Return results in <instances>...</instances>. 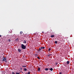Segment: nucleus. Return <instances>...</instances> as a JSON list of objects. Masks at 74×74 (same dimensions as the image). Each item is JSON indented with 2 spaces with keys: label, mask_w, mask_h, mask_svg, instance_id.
I'll use <instances>...</instances> for the list:
<instances>
[{
  "label": "nucleus",
  "mask_w": 74,
  "mask_h": 74,
  "mask_svg": "<svg viewBox=\"0 0 74 74\" xmlns=\"http://www.w3.org/2000/svg\"><path fill=\"white\" fill-rule=\"evenodd\" d=\"M7 58L4 57H2V58L1 59L2 61L3 62H7Z\"/></svg>",
  "instance_id": "1"
},
{
  "label": "nucleus",
  "mask_w": 74,
  "mask_h": 74,
  "mask_svg": "<svg viewBox=\"0 0 74 74\" xmlns=\"http://www.w3.org/2000/svg\"><path fill=\"white\" fill-rule=\"evenodd\" d=\"M21 48L23 49H25L26 48V46L25 45L23 44H21Z\"/></svg>",
  "instance_id": "2"
},
{
  "label": "nucleus",
  "mask_w": 74,
  "mask_h": 74,
  "mask_svg": "<svg viewBox=\"0 0 74 74\" xmlns=\"http://www.w3.org/2000/svg\"><path fill=\"white\" fill-rule=\"evenodd\" d=\"M18 52L20 53L21 52V50L20 49H18Z\"/></svg>",
  "instance_id": "3"
},
{
  "label": "nucleus",
  "mask_w": 74,
  "mask_h": 74,
  "mask_svg": "<svg viewBox=\"0 0 74 74\" xmlns=\"http://www.w3.org/2000/svg\"><path fill=\"white\" fill-rule=\"evenodd\" d=\"M66 63L67 64H69L70 63V62H69V61H67V62H66Z\"/></svg>",
  "instance_id": "4"
},
{
  "label": "nucleus",
  "mask_w": 74,
  "mask_h": 74,
  "mask_svg": "<svg viewBox=\"0 0 74 74\" xmlns=\"http://www.w3.org/2000/svg\"><path fill=\"white\" fill-rule=\"evenodd\" d=\"M23 43H24V44H26V41H25V40H24V42H23Z\"/></svg>",
  "instance_id": "5"
},
{
  "label": "nucleus",
  "mask_w": 74,
  "mask_h": 74,
  "mask_svg": "<svg viewBox=\"0 0 74 74\" xmlns=\"http://www.w3.org/2000/svg\"><path fill=\"white\" fill-rule=\"evenodd\" d=\"M42 50V49H41V48H39V49H38V51H39V52H40V51H41Z\"/></svg>",
  "instance_id": "6"
},
{
  "label": "nucleus",
  "mask_w": 74,
  "mask_h": 74,
  "mask_svg": "<svg viewBox=\"0 0 74 74\" xmlns=\"http://www.w3.org/2000/svg\"><path fill=\"white\" fill-rule=\"evenodd\" d=\"M50 37H55V36L54 35H51Z\"/></svg>",
  "instance_id": "7"
},
{
  "label": "nucleus",
  "mask_w": 74,
  "mask_h": 74,
  "mask_svg": "<svg viewBox=\"0 0 74 74\" xmlns=\"http://www.w3.org/2000/svg\"><path fill=\"white\" fill-rule=\"evenodd\" d=\"M40 69H41V68H38V71H40Z\"/></svg>",
  "instance_id": "8"
},
{
  "label": "nucleus",
  "mask_w": 74,
  "mask_h": 74,
  "mask_svg": "<svg viewBox=\"0 0 74 74\" xmlns=\"http://www.w3.org/2000/svg\"><path fill=\"white\" fill-rule=\"evenodd\" d=\"M8 42H11V40L9 39L8 40Z\"/></svg>",
  "instance_id": "9"
},
{
  "label": "nucleus",
  "mask_w": 74,
  "mask_h": 74,
  "mask_svg": "<svg viewBox=\"0 0 74 74\" xmlns=\"http://www.w3.org/2000/svg\"><path fill=\"white\" fill-rule=\"evenodd\" d=\"M22 67H26V65H22Z\"/></svg>",
  "instance_id": "10"
},
{
  "label": "nucleus",
  "mask_w": 74,
  "mask_h": 74,
  "mask_svg": "<svg viewBox=\"0 0 74 74\" xmlns=\"http://www.w3.org/2000/svg\"><path fill=\"white\" fill-rule=\"evenodd\" d=\"M45 70L46 71H48V68H45Z\"/></svg>",
  "instance_id": "11"
},
{
  "label": "nucleus",
  "mask_w": 74,
  "mask_h": 74,
  "mask_svg": "<svg viewBox=\"0 0 74 74\" xmlns=\"http://www.w3.org/2000/svg\"><path fill=\"white\" fill-rule=\"evenodd\" d=\"M45 48V47H41V49H44Z\"/></svg>",
  "instance_id": "12"
},
{
  "label": "nucleus",
  "mask_w": 74,
  "mask_h": 74,
  "mask_svg": "<svg viewBox=\"0 0 74 74\" xmlns=\"http://www.w3.org/2000/svg\"><path fill=\"white\" fill-rule=\"evenodd\" d=\"M55 44H57L58 43V41H55Z\"/></svg>",
  "instance_id": "13"
},
{
  "label": "nucleus",
  "mask_w": 74,
  "mask_h": 74,
  "mask_svg": "<svg viewBox=\"0 0 74 74\" xmlns=\"http://www.w3.org/2000/svg\"><path fill=\"white\" fill-rule=\"evenodd\" d=\"M50 70L51 71H52L53 70V69L52 68H51Z\"/></svg>",
  "instance_id": "14"
},
{
  "label": "nucleus",
  "mask_w": 74,
  "mask_h": 74,
  "mask_svg": "<svg viewBox=\"0 0 74 74\" xmlns=\"http://www.w3.org/2000/svg\"><path fill=\"white\" fill-rule=\"evenodd\" d=\"M23 33V32H22V31H21L20 32V34H22Z\"/></svg>",
  "instance_id": "15"
},
{
  "label": "nucleus",
  "mask_w": 74,
  "mask_h": 74,
  "mask_svg": "<svg viewBox=\"0 0 74 74\" xmlns=\"http://www.w3.org/2000/svg\"><path fill=\"white\" fill-rule=\"evenodd\" d=\"M18 40V38H17L16 39V41H18V40Z\"/></svg>",
  "instance_id": "16"
},
{
  "label": "nucleus",
  "mask_w": 74,
  "mask_h": 74,
  "mask_svg": "<svg viewBox=\"0 0 74 74\" xmlns=\"http://www.w3.org/2000/svg\"><path fill=\"white\" fill-rule=\"evenodd\" d=\"M24 70L25 71H27V69L26 68H24Z\"/></svg>",
  "instance_id": "17"
},
{
  "label": "nucleus",
  "mask_w": 74,
  "mask_h": 74,
  "mask_svg": "<svg viewBox=\"0 0 74 74\" xmlns=\"http://www.w3.org/2000/svg\"><path fill=\"white\" fill-rule=\"evenodd\" d=\"M58 64V62H56V66Z\"/></svg>",
  "instance_id": "18"
},
{
  "label": "nucleus",
  "mask_w": 74,
  "mask_h": 74,
  "mask_svg": "<svg viewBox=\"0 0 74 74\" xmlns=\"http://www.w3.org/2000/svg\"><path fill=\"white\" fill-rule=\"evenodd\" d=\"M66 70H66V69H64V72H66Z\"/></svg>",
  "instance_id": "19"
},
{
  "label": "nucleus",
  "mask_w": 74,
  "mask_h": 74,
  "mask_svg": "<svg viewBox=\"0 0 74 74\" xmlns=\"http://www.w3.org/2000/svg\"><path fill=\"white\" fill-rule=\"evenodd\" d=\"M51 54H49V55H48V56H50L51 55Z\"/></svg>",
  "instance_id": "20"
},
{
  "label": "nucleus",
  "mask_w": 74,
  "mask_h": 74,
  "mask_svg": "<svg viewBox=\"0 0 74 74\" xmlns=\"http://www.w3.org/2000/svg\"><path fill=\"white\" fill-rule=\"evenodd\" d=\"M48 51H51V49H50V48H49V49L48 50Z\"/></svg>",
  "instance_id": "21"
},
{
  "label": "nucleus",
  "mask_w": 74,
  "mask_h": 74,
  "mask_svg": "<svg viewBox=\"0 0 74 74\" xmlns=\"http://www.w3.org/2000/svg\"><path fill=\"white\" fill-rule=\"evenodd\" d=\"M16 74H20V73H16Z\"/></svg>",
  "instance_id": "22"
},
{
  "label": "nucleus",
  "mask_w": 74,
  "mask_h": 74,
  "mask_svg": "<svg viewBox=\"0 0 74 74\" xmlns=\"http://www.w3.org/2000/svg\"><path fill=\"white\" fill-rule=\"evenodd\" d=\"M37 58L38 59H40V57H37Z\"/></svg>",
  "instance_id": "23"
},
{
  "label": "nucleus",
  "mask_w": 74,
  "mask_h": 74,
  "mask_svg": "<svg viewBox=\"0 0 74 74\" xmlns=\"http://www.w3.org/2000/svg\"><path fill=\"white\" fill-rule=\"evenodd\" d=\"M30 72H28L27 74H30Z\"/></svg>",
  "instance_id": "24"
},
{
  "label": "nucleus",
  "mask_w": 74,
  "mask_h": 74,
  "mask_svg": "<svg viewBox=\"0 0 74 74\" xmlns=\"http://www.w3.org/2000/svg\"><path fill=\"white\" fill-rule=\"evenodd\" d=\"M62 72H60V73H59V74H62Z\"/></svg>",
  "instance_id": "25"
},
{
  "label": "nucleus",
  "mask_w": 74,
  "mask_h": 74,
  "mask_svg": "<svg viewBox=\"0 0 74 74\" xmlns=\"http://www.w3.org/2000/svg\"><path fill=\"white\" fill-rule=\"evenodd\" d=\"M12 74H15V73H14V72H12Z\"/></svg>",
  "instance_id": "26"
},
{
  "label": "nucleus",
  "mask_w": 74,
  "mask_h": 74,
  "mask_svg": "<svg viewBox=\"0 0 74 74\" xmlns=\"http://www.w3.org/2000/svg\"><path fill=\"white\" fill-rule=\"evenodd\" d=\"M1 36H2L1 35H0V37H1Z\"/></svg>",
  "instance_id": "27"
},
{
  "label": "nucleus",
  "mask_w": 74,
  "mask_h": 74,
  "mask_svg": "<svg viewBox=\"0 0 74 74\" xmlns=\"http://www.w3.org/2000/svg\"><path fill=\"white\" fill-rule=\"evenodd\" d=\"M0 59H1V57L0 56Z\"/></svg>",
  "instance_id": "28"
},
{
  "label": "nucleus",
  "mask_w": 74,
  "mask_h": 74,
  "mask_svg": "<svg viewBox=\"0 0 74 74\" xmlns=\"http://www.w3.org/2000/svg\"><path fill=\"white\" fill-rule=\"evenodd\" d=\"M21 69V70H22V69Z\"/></svg>",
  "instance_id": "29"
},
{
  "label": "nucleus",
  "mask_w": 74,
  "mask_h": 74,
  "mask_svg": "<svg viewBox=\"0 0 74 74\" xmlns=\"http://www.w3.org/2000/svg\"><path fill=\"white\" fill-rule=\"evenodd\" d=\"M25 74H27L25 73Z\"/></svg>",
  "instance_id": "30"
},
{
  "label": "nucleus",
  "mask_w": 74,
  "mask_h": 74,
  "mask_svg": "<svg viewBox=\"0 0 74 74\" xmlns=\"http://www.w3.org/2000/svg\"><path fill=\"white\" fill-rule=\"evenodd\" d=\"M49 69H50L49 68Z\"/></svg>",
  "instance_id": "31"
}]
</instances>
